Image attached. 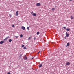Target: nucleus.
I'll return each instance as SVG.
<instances>
[{
    "instance_id": "nucleus-1",
    "label": "nucleus",
    "mask_w": 74,
    "mask_h": 74,
    "mask_svg": "<svg viewBox=\"0 0 74 74\" xmlns=\"http://www.w3.org/2000/svg\"><path fill=\"white\" fill-rule=\"evenodd\" d=\"M19 12H18L17 11L16 12L15 15L16 16H18V15Z\"/></svg>"
},
{
    "instance_id": "nucleus-2",
    "label": "nucleus",
    "mask_w": 74,
    "mask_h": 74,
    "mask_svg": "<svg viewBox=\"0 0 74 74\" xmlns=\"http://www.w3.org/2000/svg\"><path fill=\"white\" fill-rule=\"evenodd\" d=\"M21 29H23V30H25V27L23 26H22L21 27Z\"/></svg>"
},
{
    "instance_id": "nucleus-3",
    "label": "nucleus",
    "mask_w": 74,
    "mask_h": 74,
    "mask_svg": "<svg viewBox=\"0 0 74 74\" xmlns=\"http://www.w3.org/2000/svg\"><path fill=\"white\" fill-rule=\"evenodd\" d=\"M40 5H41V4L40 3H38L36 4V6H40Z\"/></svg>"
},
{
    "instance_id": "nucleus-4",
    "label": "nucleus",
    "mask_w": 74,
    "mask_h": 74,
    "mask_svg": "<svg viewBox=\"0 0 74 74\" xmlns=\"http://www.w3.org/2000/svg\"><path fill=\"white\" fill-rule=\"evenodd\" d=\"M9 38V36L6 37V38H5L4 39V40L6 41V40H7V39H8Z\"/></svg>"
},
{
    "instance_id": "nucleus-5",
    "label": "nucleus",
    "mask_w": 74,
    "mask_h": 74,
    "mask_svg": "<svg viewBox=\"0 0 74 74\" xmlns=\"http://www.w3.org/2000/svg\"><path fill=\"white\" fill-rule=\"evenodd\" d=\"M5 43V42L4 41H1L0 42V44H2Z\"/></svg>"
},
{
    "instance_id": "nucleus-6",
    "label": "nucleus",
    "mask_w": 74,
    "mask_h": 74,
    "mask_svg": "<svg viewBox=\"0 0 74 74\" xmlns=\"http://www.w3.org/2000/svg\"><path fill=\"white\" fill-rule=\"evenodd\" d=\"M36 14L34 13L33 14H32V15L34 16H36Z\"/></svg>"
},
{
    "instance_id": "nucleus-7",
    "label": "nucleus",
    "mask_w": 74,
    "mask_h": 74,
    "mask_svg": "<svg viewBox=\"0 0 74 74\" xmlns=\"http://www.w3.org/2000/svg\"><path fill=\"white\" fill-rule=\"evenodd\" d=\"M70 64V63L69 62H68L66 63V65H69Z\"/></svg>"
},
{
    "instance_id": "nucleus-8",
    "label": "nucleus",
    "mask_w": 74,
    "mask_h": 74,
    "mask_svg": "<svg viewBox=\"0 0 74 74\" xmlns=\"http://www.w3.org/2000/svg\"><path fill=\"white\" fill-rule=\"evenodd\" d=\"M66 37H68L69 36V34H66Z\"/></svg>"
},
{
    "instance_id": "nucleus-9",
    "label": "nucleus",
    "mask_w": 74,
    "mask_h": 74,
    "mask_svg": "<svg viewBox=\"0 0 74 74\" xmlns=\"http://www.w3.org/2000/svg\"><path fill=\"white\" fill-rule=\"evenodd\" d=\"M38 66L39 68H41V67H42V64H40Z\"/></svg>"
},
{
    "instance_id": "nucleus-10",
    "label": "nucleus",
    "mask_w": 74,
    "mask_h": 74,
    "mask_svg": "<svg viewBox=\"0 0 74 74\" xmlns=\"http://www.w3.org/2000/svg\"><path fill=\"white\" fill-rule=\"evenodd\" d=\"M12 41V40L11 39H10L9 40V42H11Z\"/></svg>"
},
{
    "instance_id": "nucleus-11",
    "label": "nucleus",
    "mask_w": 74,
    "mask_h": 74,
    "mask_svg": "<svg viewBox=\"0 0 74 74\" xmlns=\"http://www.w3.org/2000/svg\"><path fill=\"white\" fill-rule=\"evenodd\" d=\"M71 19H74V17H72V16H71Z\"/></svg>"
},
{
    "instance_id": "nucleus-12",
    "label": "nucleus",
    "mask_w": 74,
    "mask_h": 74,
    "mask_svg": "<svg viewBox=\"0 0 74 74\" xmlns=\"http://www.w3.org/2000/svg\"><path fill=\"white\" fill-rule=\"evenodd\" d=\"M66 31H69L70 30V29H66Z\"/></svg>"
},
{
    "instance_id": "nucleus-13",
    "label": "nucleus",
    "mask_w": 74,
    "mask_h": 74,
    "mask_svg": "<svg viewBox=\"0 0 74 74\" xmlns=\"http://www.w3.org/2000/svg\"><path fill=\"white\" fill-rule=\"evenodd\" d=\"M23 35H22V34H21V35H20V37H21V38H22V37H23Z\"/></svg>"
},
{
    "instance_id": "nucleus-14",
    "label": "nucleus",
    "mask_w": 74,
    "mask_h": 74,
    "mask_svg": "<svg viewBox=\"0 0 74 74\" xmlns=\"http://www.w3.org/2000/svg\"><path fill=\"white\" fill-rule=\"evenodd\" d=\"M70 45V43H68L67 44V46H69Z\"/></svg>"
},
{
    "instance_id": "nucleus-15",
    "label": "nucleus",
    "mask_w": 74,
    "mask_h": 74,
    "mask_svg": "<svg viewBox=\"0 0 74 74\" xmlns=\"http://www.w3.org/2000/svg\"><path fill=\"white\" fill-rule=\"evenodd\" d=\"M26 49V47H24V50H25Z\"/></svg>"
},
{
    "instance_id": "nucleus-16",
    "label": "nucleus",
    "mask_w": 74,
    "mask_h": 74,
    "mask_svg": "<svg viewBox=\"0 0 74 74\" xmlns=\"http://www.w3.org/2000/svg\"><path fill=\"white\" fill-rule=\"evenodd\" d=\"M52 11H54L55 10V8H52Z\"/></svg>"
},
{
    "instance_id": "nucleus-17",
    "label": "nucleus",
    "mask_w": 74,
    "mask_h": 74,
    "mask_svg": "<svg viewBox=\"0 0 74 74\" xmlns=\"http://www.w3.org/2000/svg\"><path fill=\"white\" fill-rule=\"evenodd\" d=\"M24 59L25 60H26L27 59V57H24Z\"/></svg>"
},
{
    "instance_id": "nucleus-18",
    "label": "nucleus",
    "mask_w": 74,
    "mask_h": 74,
    "mask_svg": "<svg viewBox=\"0 0 74 74\" xmlns=\"http://www.w3.org/2000/svg\"><path fill=\"white\" fill-rule=\"evenodd\" d=\"M22 55L20 54V55L19 56V57H20V58H21V57H22Z\"/></svg>"
},
{
    "instance_id": "nucleus-19",
    "label": "nucleus",
    "mask_w": 74,
    "mask_h": 74,
    "mask_svg": "<svg viewBox=\"0 0 74 74\" xmlns=\"http://www.w3.org/2000/svg\"><path fill=\"white\" fill-rule=\"evenodd\" d=\"M9 16L10 17H11L12 16V15L11 14H9Z\"/></svg>"
},
{
    "instance_id": "nucleus-20",
    "label": "nucleus",
    "mask_w": 74,
    "mask_h": 74,
    "mask_svg": "<svg viewBox=\"0 0 74 74\" xmlns=\"http://www.w3.org/2000/svg\"><path fill=\"white\" fill-rule=\"evenodd\" d=\"M39 32H38L37 33V35H39Z\"/></svg>"
},
{
    "instance_id": "nucleus-21",
    "label": "nucleus",
    "mask_w": 74,
    "mask_h": 74,
    "mask_svg": "<svg viewBox=\"0 0 74 74\" xmlns=\"http://www.w3.org/2000/svg\"><path fill=\"white\" fill-rule=\"evenodd\" d=\"M41 51H39L38 53H37V54H39V53H40Z\"/></svg>"
},
{
    "instance_id": "nucleus-22",
    "label": "nucleus",
    "mask_w": 74,
    "mask_h": 74,
    "mask_svg": "<svg viewBox=\"0 0 74 74\" xmlns=\"http://www.w3.org/2000/svg\"><path fill=\"white\" fill-rule=\"evenodd\" d=\"M29 27H27V29H28V30H29Z\"/></svg>"
},
{
    "instance_id": "nucleus-23",
    "label": "nucleus",
    "mask_w": 74,
    "mask_h": 74,
    "mask_svg": "<svg viewBox=\"0 0 74 74\" xmlns=\"http://www.w3.org/2000/svg\"><path fill=\"white\" fill-rule=\"evenodd\" d=\"M24 46V45H22V48H23Z\"/></svg>"
},
{
    "instance_id": "nucleus-24",
    "label": "nucleus",
    "mask_w": 74,
    "mask_h": 74,
    "mask_svg": "<svg viewBox=\"0 0 74 74\" xmlns=\"http://www.w3.org/2000/svg\"><path fill=\"white\" fill-rule=\"evenodd\" d=\"M63 28H64V29H66V27H63Z\"/></svg>"
},
{
    "instance_id": "nucleus-25",
    "label": "nucleus",
    "mask_w": 74,
    "mask_h": 74,
    "mask_svg": "<svg viewBox=\"0 0 74 74\" xmlns=\"http://www.w3.org/2000/svg\"><path fill=\"white\" fill-rule=\"evenodd\" d=\"M12 27H15V25H12Z\"/></svg>"
},
{
    "instance_id": "nucleus-26",
    "label": "nucleus",
    "mask_w": 74,
    "mask_h": 74,
    "mask_svg": "<svg viewBox=\"0 0 74 74\" xmlns=\"http://www.w3.org/2000/svg\"><path fill=\"white\" fill-rule=\"evenodd\" d=\"M33 11H32L31 12V14H33Z\"/></svg>"
},
{
    "instance_id": "nucleus-27",
    "label": "nucleus",
    "mask_w": 74,
    "mask_h": 74,
    "mask_svg": "<svg viewBox=\"0 0 74 74\" xmlns=\"http://www.w3.org/2000/svg\"><path fill=\"white\" fill-rule=\"evenodd\" d=\"M30 39H31V37H29V38H28V39L29 40H30Z\"/></svg>"
},
{
    "instance_id": "nucleus-28",
    "label": "nucleus",
    "mask_w": 74,
    "mask_h": 74,
    "mask_svg": "<svg viewBox=\"0 0 74 74\" xmlns=\"http://www.w3.org/2000/svg\"><path fill=\"white\" fill-rule=\"evenodd\" d=\"M15 37H16V38H18V36H15Z\"/></svg>"
},
{
    "instance_id": "nucleus-29",
    "label": "nucleus",
    "mask_w": 74,
    "mask_h": 74,
    "mask_svg": "<svg viewBox=\"0 0 74 74\" xmlns=\"http://www.w3.org/2000/svg\"><path fill=\"white\" fill-rule=\"evenodd\" d=\"M8 74H10V72H8Z\"/></svg>"
},
{
    "instance_id": "nucleus-30",
    "label": "nucleus",
    "mask_w": 74,
    "mask_h": 74,
    "mask_svg": "<svg viewBox=\"0 0 74 74\" xmlns=\"http://www.w3.org/2000/svg\"><path fill=\"white\" fill-rule=\"evenodd\" d=\"M66 34H68L67 32H66Z\"/></svg>"
},
{
    "instance_id": "nucleus-31",
    "label": "nucleus",
    "mask_w": 74,
    "mask_h": 74,
    "mask_svg": "<svg viewBox=\"0 0 74 74\" xmlns=\"http://www.w3.org/2000/svg\"><path fill=\"white\" fill-rule=\"evenodd\" d=\"M35 39H36V38H34V40H35Z\"/></svg>"
},
{
    "instance_id": "nucleus-32",
    "label": "nucleus",
    "mask_w": 74,
    "mask_h": 74,
    "mask_svg": "<svg viewBox=\"0 0 74 74\" xmlns=\"http://www.w3.org/2000/svg\"><path fill=\"white\" fill-rule=\"evenodd\" d=\"M33 58H32V59H33Z\"/></svg>"
},
{
    "instance_id": "nucleus-33",
    "label": "nucleus",
    "mask_w": 74,
    "mask_h": 74,
    "mask_svg": "<svg viewBox=\"0 0 74 74\" xmlns=\"http://www.w3.org/2000/svg\"><path fill=\"white\" fill-rule=\"evenodd\" d=\"M72 0H69L70 1H71Z\"/></svg>"
},
{
    "instance_id": "nucleus-34",
    "label": "nucleus",
    "mask_w": 74,
    "mask_h": 74,
    "mask_svg": "<svg viewBox=\"0 0 74 74\" xmlns=\"http://www.w3.org/2000/svg\"><path fill=\"white\" fill-rule=\"evenodd\" d=\"M65 39H66V38L65 37L64 38Z\"/></svg>"
}]
</instances>
